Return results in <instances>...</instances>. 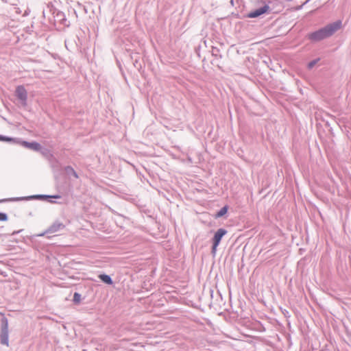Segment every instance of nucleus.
<instances>
[{"label":"nucleus","mask_w":351,"mask_h":351,"mask_svg":"<svg viewBox=\"0 0 351 351\" xmlns=\"http://www.w3.org/2000/svg\"><path fill=\"white\" fill-rule=\"evenodd\" d=\"M342 27L341 21H335L310 34L309 38L315 41L323 40L332 36Z\"/></svg>","instance_id":"nucleus-1"},{"label":"nucleus","mask_w":351,"mask_h":351,"mask_svg":"<svg viewBox=\"0 0 351 351\" xmlns=\"http://www.w3.org/2000/svg\"><path fill=\"white\" fill-rule=\"evenodd\" d=\"M0 339L1 344L8 346V322L5 317L1 319Z\"/></svg>","instance_id":"nucleus-2"},{"label":"nucleus","mask_w":351,"mask_h":351,"mask_svg":"<svg viewBox=\"0 0 351 351\" xmlns=\"http://www.w3.org/2000/svg\"><path fill=\"white\" fill-rule=\"evenodd\" d=\"M15 96L20 101L23 106H27V92L25 87L22 85L18 86L15 90Z\"/></svg>","instance_id":"nucleus-3"},{"label":"nucleus","mask_w":351,"mask_h":351,"mask_svg":"<svg viewBox=\"0 0 351 351\" xmlns=\"http://www.w3.org/2000/svg\"><path fill=\"white\" fill-rule=\"evenodd\" d=\"M227 233V231L225 229L220 228L217 230V231L215 232L213 239V247H212V252L213 254L216 253L217 247L220 243V241L221 240V238Z\"/></svg>","instance_id":"nucleus-4"},{"label":"nucleus","mask_w":351,"mask_h":351,"mask_svg":"<svg viewBox=\"0 0 351 351\" xmlns=\"http://www.w3.org/2000/svg\"><path fill=\"white\" fill-rule=\"evenodd\" d=\"M64 228V225L59 221H55L49 228L43 233L38 234V237H43L47 234H53Z\"/></svg>","instance_id":"nucleus-5"},{"label":"nucleus","mask_w":351,"mask_h":351,"mask_svg":"<svg viewBox=\"0 0 351 351\" xmlns=\"http://www.w3.org/2000/svg\"><path fill=\"white\" fill-rule=\"evenodd\" d=\"M268 10H269V6L265 5V6L260 8L254 11L250 12L247 14V17H249V18L258 17V16H261V14H263L265 12H267Z\"/></svg>","instance_id":"nucleus-6"},{"label":"nucleus","mask_w":351,"mask_h":351,"mask_svg":"<svg viewBox=\"0 0 351 351\" xmlns=\"http://www.w3.org/2000/svg\"><path fill=\"white\" fill-rule=\"evenodd\" d=\"M23 145L28 149L38 151L41 149V145L40 143L36 142H27V141H23L22 143Z\"/></svg>","instance_id":"nucleus-7"},{"label":"nucleus","mask_w":351,"mask_h":351,"mask_svg":"<svg viewBox=\"0 0 351 351\" xmlns=\"http://www.w3.org/2000/svg\"><path fill=\"white\" fill-rule=\"evenodd\" d=\"M59 195H36L28 197V199H47L48 198H60Z\"/></svg>","instance_id":"nucleus-8"},{"label":"nucleus","mask_w":351,"mask_h":351,"mask_svg":"<svg viewBox=\"0 0 351 351\" xmlns=\"http://www.w3.org/2000/svg\"><path fill=\"white\" fill-rule=\"evenodd\" d=\"M99 278L105 283L108 285H112V281L111 280V278L106 274H101L99 275Z\"/></svg>","instance_id":"nucleus-9"},{"label":"nucleus","mask_w":351,"mask_h":351,"mask_svg":"<svg viewBox=\"0 0 351 351\" xmlns=\"http://www.w3.org/2000/svg\"><path fill=\"white\" fill-rule=\"evenodd\" d=\"M228 206H223L219 212L215 215V218H219L226 215L228 212Z\"/></svg>","instance_id":"nucleus-10"},{"label":"nucleus","mask_w":351,"mask_h":351,"mask_svg":"<svg viewBox=\"0 0 351 351\" xmlns=\"http://www.w3.org/2000/svg\"><path fill=\"white\" fill-rule=\"evenodd\" d=\"M8 219V217L6 213H0V221H7Z\"/></svg>","instance_id":"nucleus-11"},{"label":"nucleus","mask_w":351,"mask_h":351,"mask_svg":"<svg viewBox=\"0 0 351 351\" xmlns=\"http://www.w3.org/2000/svg\"><path fill=\"white\" fill-rule=\"evenodd\" d=\"M81 300V296L80 294L75 293L73 296V300L75 303H79Z\"/></svg>","instance_id":"nucleus-12"},{"label":"nucleus","mask_w":351,"mask_h":351,"mask_svg":"<svg viewBox=\"0 0 351 351\" xmlns=\"http://www.w3.org/2000/svg\"><path fill=\"white\" fill-rule=\"evenodd\" d=\"M12 139L10 137L0 135L1 141H11Z\"/></svg>","instance_id":"nucleus-13"},{"label":"nucleus","mask_w":351,"mask_h":351,"mask_svg":"<svg viewBox=\"0 0 351 351\" xmlns=\"http://www.w3.org/2000/svg\"><path fill=\"white\" fill-rule=\"evenodd\" d=\"M313 64H314L313 62H311V63H309L308 66L310 68H311L313 66Z\"/></svg>","instance_id":"nucleus-14"},{"label":"nucleus","mask_w":351,"mask_h":351,"mask_svg":"<svg viewBox=\"0 0 351 351\" xmlns=\"http://www.w3.org/2000/svg\"><path fill=\"white\" fill-rule=\"evenodd\" d=\"M71 171L73 173V174L76 177L77 176L75 175V172L73 171V170L71 169Z\"/></svg>","instance_id":"nucleus-15"},{"label":"nucleus","mask_w":351,"mask_h":351,"mask_svg":"<svg viewBox=\"0 0 351 351\" xmlns=\"http://www.w3.org/2000/svg\"><path fill=\"white\" fill-rule=\"evenodd\" d=\"M308 1V0H306V1L302 3V5H304V4L306 3Z\"/></svg>","instance_id":"nucleus-16"},{"label":"nucleus","mask_w":351,"mask_h":351,"mask_svg":"<svg viewBox=\"0 0 351 351\" xmlns=\"http://www.w3.org/2000/svg\"><path fill=\"white\" fill-rule=\"evenodd\" d=\"M49 202L53 203L54 202L52 200H49Z\"/></svg>","instance_id":"nucleus-17"}]
</instances>
